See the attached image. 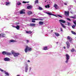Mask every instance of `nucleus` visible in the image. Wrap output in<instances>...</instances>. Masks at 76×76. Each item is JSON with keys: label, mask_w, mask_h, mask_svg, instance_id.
Wrapping results in <instances>:
<instances>
[{"label": "nucleus", "mask_w": 76, "mask_h": 76, "mask_svg": "<svg viewBox=\"0 0 76 76\" xmlns=\"http://www.w3.org/2000/svg\"><path fill=\"white\" fill-rule=\"evenodd\" d=\"M12 27H14L15 28L18 30L19 29V26H17L15 27L13 26H12Z\"/></svg>", "instance_id": "dca6fc26"}, {"label": "nucleus", "mask_w": 76, "mask_h": 76, "mask_svg": "<svg viewBox=\"0 0 76 76\" xmlns=\"http://www.w3.org/2000/svg\"><path fill=\"white\" fill-rule=\"evenodd\" d=\"M71 18H73V19H76V15H75L74 17H71Z\"/></svg>", "instance_id": "7c9ffc66"}, {"label": "nucleus", "mask_w": 76, "mask_h": 76, "mask_svg": "<svg viewBox=\"0 0 76 76\" xmlns=\"http://www.w3.org/2000/svg\"><path fill=\"white\" fill-rule=\"evenodd\" d=\"M57 43H58V42H57Z\"/></svg>", "instance_id": "864d4df0"}, {"label": "nucleus", "mask_w": 76, "mask_h": 76, "mask_svg": "<svg viewBox=\"0 0 76 76\" xmlns=\"http://www.w3.org/2000/svg\"><path fill=\"white\" fill-rule=\"evenodd\" d=\"M71 52H74L75 51V49L72 48L71 50Z\"/></svg>", "instance_id": "c756f323"}, {"label": "nucleus", "mask_w": 76, "mask_h": 76, "mask_svg": "<svg viewBox=\"0 0 76 76\" xmlns=\"http://www.w3.org/2000/svg\"><path fill=\"white\" fill-rule=\"evenodd\" d=\"M29 41V40H26V42H27V43H28V42Z\"/></svg>", "instance_id": "37998d69"}, {"label": "nucleus", "mask_w": 76, "mask_h": 76, "mask_svg": "<svg viewBox=\"0 0 76 76\" xmlns=\"http://www.w3.org/2000/svg\"><path fill=\"white\" fill-rule=\"evenodd\" d=\"M46 13H47V14H48V15H53V16H54V14H52L50 12H46Z\"/></svg>", "instance_id": "412c9836"}, {"label": "nucleus", "mask_w": 76, "mask_h": 76, "mask_svg": "<svg viewBox=\"0 0 76 76\" xmlns=\"http://www.w3.org/2000/svg\"><path fill=\"white\" fill-rule=\"evenodd\" d=\"M2 54H6V52L4 51L2 52Z\"/></svg>", "instance_id": "bb28decb"}, {"label": "nucleus", "mask_w": 76, "mask_h": 76, "mask_svg": "<svg viewBox=\"0 0 76 76\" xmlns=\"http://www.w3.org/2000/svg\"><path fill=\"white\" fill-rule=\"evenodd\" d=\"M71 25V24L70 23H68V26H70V25Z\"/></svg>", "instance_id": "4c0bfd02"}, {"label": "nucleus", "mask_w": 76, "mask_h": 76, "mask_svg": "<svg viewBox=\"0 0 76 76\" xmlns=\"http://www.w3.org/2000/svg\"><path fill=\"white\" fill-rule=\"evenodd\" d=\"M35 3H38V0H36L35 1Z\"/></svg>", "instance_id": "2f4dec72"}, {"label": "nucleus", "mask_w": 76, "mask_h": 76, "mask_svg": "<svg viewBox=\"0 0 76 76\" xmlns=\"http://www.w3.org/2000/svg\"><path fill=\"white\" fill-rule=\"evenodd\" d=\"M11 53L15 57H18V56H19V53H16L14 50H12L11 51Z\"/></svg>", "instance_id": "f257e3e1"}, {"label": "nucleus", "mask_w": 76, "mask_h": 76, "mask_svg": "<svg viewBox=\"0 0 76 76\" xmlns=\"http://www.w3.org/2000/svg\"><path fill=\"white\" fill-rule=\"evenodd\" d=\"M61 31H63V28H61Z\"/></svg>", "instance_id": "79ce46f5"}, {"label": "nucleus", "mask_w": 76, "mask_h": 76, "mask_svg": "<svg viewBox=\"0 0 76 76\" xmlns=\"http://www.w3.org/2000/svg\"><path fill=\"white\" fill-rule=\"evenodd\" d=\"M76 1V0H75Z\"/></svg>", "instance_id": "5fc2aeb1"}, {"label": "nucleus", "mask_w": 76, "mask_h": 76, "mask_svg": "<svg viewBox=\"0 0 76 76\" xmlns=\"http://www.w3.org/2000/svg\"><path fill=\"white\" fill-rule=\"evenodd\" d=\"M28 15H31V14H32V12L28 11Z\"/></svg>", "instance_id": "a878e982"}, {"label": "nucleus", "mask_w": 76, "mask_h": 76, "mask_svg": "<svg viewBox=\"0 0 76 76\" xmlns=\"http://www.w3.org/2000/svg\"><path fill=\"white\" fill-rule=\"evenodd\" d=\"M31 67H29V70H31Z\"/></svg>", "instance_id": "a18cd8bd"}, {"label": "nucleus", "mask_w": 76, "mask_h": 76, "mask_svg": "<svg viewBox=\"0 0 76 76\" xmlns=\"http://www.w3.org/2000/svg\"><path fill=\"white\" fill-rule=\"evenodd\" d=\"M4 60L5 61H10V58L6 57L4 58Z\"/></svg>", "instance_id": "9d476101"}, {"label": "nucleus", "mask_w": 76, "mask_h": 76, "mask_svg": "<svg viewBox=\"0 0 76 76\" xmlns=\"http://www.w3.org/2000/svg\"><path fill=\"white\" fill-rule=\"evenodd\" d=\"M27 62H30V61L29 60H28L27 61Z\"/></svg>", "instance_id": "c03bdc74"}, {"label": "nucleus", "mask_w": 76, "mask_h": 76, "mask_svg": "<svg viewBox=\"0 0 76 76\" xmlns=\"http://www.w3.org/2000/svg\"><path fill=\"white\" fill-rule=\"evenodd\" d=\"M32 50V48L28 47V46H26V48L25 49V51L26 53H27V51H31Z\"/></svg>", "instance_id": "f03ea898"}, {"label": "nucleus", "mask_w": 76, "mask_h": 76, "mask_svg": "<svg viewBox=\"0 0 76 76\" xmlns=\"http://www.w3.org/2000/svg\"><path fill=\"white\" fill-rule=\"evenodd\" d=\"M75 38L76 39V37H75Z\"/></svg>", "instance_id": "603ef678"}, {"label": "nucleus", "mask_w": 76, "mask_h": 76, "mask_svg": "<svg viewBox=\"0 0 76 76\" xmlns=\"http://www.w3.org/2000/svg\"><path fill=\"white\" fill-rule=\"evenodd\" d=\"M58 16H59V17H60V18H62L61 16L59 15H58Z\"/></svg>", "instance_id": "ea45409f"}, {"label": "nucleus", "mask_w": 76, "mask_h": 76, "mask_svg": "<svg viewBox=\"0 0 76 76\" xmlns=\"http://www.w3.org/2000/svg\"><path fill=\"white\" fill-rule=\"evenodd\" d=\"M43 50H47V47H45L44 48Z\"/></svg>", "instance_id": "f704fd0d"}, {"label": "nucleus", "mask_w": 76, "mask_h": 76, "mask_svg": "<svg viewBox=\"0 0 76 76\" xmlns=\"http://www.w3.org/2000/svg\"><path fill=\"white\" fill-rule=\"evenodd\" d=\"M39 10H43V8H41V7H39Z\"/></svg>", "instance_id": "c85d7f7f"}, {"label": "nucleus", "mask_w": 76, "mask_h": 76, "mask_svg": "<svg viewBox=\"0 0 76 76\" xmlns=\"http://www.w3.org/2000/svg\"><path fill=\"white\" fill-rule=\"evenodd\" d=\"M25 10L23 9L22 10H21L20 11V14H24V13H25Z\"/></svg>", "instance_id": "6e6552de"}, {"label": "nucleus", "mask_w": 76, "mask_h": 76, "mask_svg": "<svg viewBox=\"0 0 76 76\" xmlns=\"http://www.w3.org/2000/svg\"><path fill=\"white\" fill-rule=\"evenodd\" d=\"M16 41L14 40L13 39H11L9 40V42H15Z\"/></svg>", "instance_id": "f3484780"}, {"label": "nucleus", "mask_w": 76, "mask_h": 76, "mask_svg": "<svg viewBox=\"0 0 76 76\" xmlns=\"http://www.w3.org/2000/svg\"><path fill=\"white\" fill-rule=\"evenodd\" d=\"M30 25L31 26H35V24L34 23H31Z\"/></svg>", "instance_id": "473e14b6"}, {"label": "nucleus", "mask_w": 76, "mask_h": 76, "mask_svg": "<svg viewBox=\"0 0 76 76\" xmlns=\"http://www.w3.org/2000/svg\"><path fill=\"white\" fill-rule=\"evenodd\" d=\"M1 37V34H0V38Z\"/></svg>", "instance_id": "de8ad7c7"}, {"label": "nucleus", "mask_w": 76, "mask_h": 76, "mask_svg": "<svg viewBox=\"0 0 76 76\" xmlns=\"http://www.w3.org/2000/svg\"><path fill=\"white\" fill-rule=\"evenodd\" d=\"M66 61H65V63H68V61H69V59H70V56H69V55L67 54H66Z\"/></svg>", "instance_id": "7ed1b4c3"}, {"label": "nucleus", "mask_w": 76, "mask_h": 76, "mask_svg": "<svg viewBox=\"0 0 76 76\" xmlns=\"http://www.w3.org/2000/svg\"><path fill=\"white\" fill-rule=\"evenodd\" d=\"M32 7H33L32 6L30 5V6H27V8L28 9H32Z\"/></svg>", "instance_id": "ddd939ff"}, {"label": "nucleus", "mask_w": 76, "mask_h": 76, "mask_svg": "<svg viewBox=\"0 0 76 76\" xmlns=\"http://www.w3.org/2000/svg\"><path fill=\"white\" fill-rule=\"evenodd\" d=\"M46 1H45V2H46Z\"/></svg>", "instance_id": "3c124183"}, {"label": "nucleus", "mask_w": 76, "mask_h": 76, "mask_svg": "<svg viewBox=\"0 0 76 76\" xmlns=\"http://www.w3.org/2000/svg\"><path fill=\"white\" fill-rule=\"evenodd\" d=\"M6 6H9V5L10 4V3L9 2H6Z\"/></svg>", "instance_id": "5701e85b"}, {"label": "nucleus", "mask_w": 76, "mask_h": 76, "mask_svg": "<svg viewBox=\"0 0 76 76\" xmlns=\"http://www.w3.org/2000/svg\"><path fill=\"white\" fill-rule=\"evenodd\" d=\"M74 23V24H75V25H73L72 26V28H73V29H75V26H76V20L74 21H73Z\"/></svg>", "instance_id": "1a4fd4ad"}, {"label": "nucleus", "mask_w": 76, "mask_h": 76, "mask_svg": "<svg viewBox=\"0 0 76 76\" xmlns=\"http://www.w3.org/2000/svg\"><path fill=\"white\" fill-rule=\"evenodd\" d=\"M69 11H65L64 15L65 16H68L69 15Z\"/></svg>", "instance_id": "423d86ee"}, {"label": "nucleus", "mask_w": 76, "mask_h": 76, "mask_svg": "<svg viewBox=\"0 0 76 76\" xmlns=\"http://www.w3.org/2000/svg\"><path fill=\"white\" fill-rule=\"evenodd\" d=\"M60 22H61L62 23H66V21L64 20H59Z\"/></svg>", "instance_id": "4468645a"}, {"label": "nucleus", "mask_w": 76, "mask_h": 76, "mask_svg": "<svg viewBox=\"0 0 76 76\" xmlns=\"http://www.w3.org/2000/svg\"><path fill=\"white\" fill-rule=\"evenodd\" d=\"M54 34L56 37H58L60 36V34H59L55 32Z\"/></svg>", "instance_id": "6ab92c4d"}, {"label": "nucleus", "mask_w": 76, "mask_h": 76, "mask_svg": "<svg viewBox=\"0 0 76 76\" xmlns=\"http://www.w3.org/2000/svg\"><path fill=\"white\" fill-rule=\"evenodd\" d=\"M64 4L65 5H67V4L66 3H65Z\"/></svg>", "instance_id": "a19ab883"}, {"label": "nucleus", "mask_w": 76, "mask_h": 76, "mask_svg": "<svg viewBox=\"0 0 76 76\" xmlns=\"http://www.w3.org/2000/svg\"><path fill=\"white\" fill-rule=\"evenodd\" d=\"M60 23L61 25L63 28H66V26H65L63 24V23Z\"/></svg>", "instance_id": "2eb2a0df"}, {"label": "nucleus", "mask_w": 76, "mask_h": 76, "mask_svg": "<svg viewBox=\"0 0 76 76\" xmlns=\"http://www.w3.org/2000/svg\"><path fill=\"white\" fill-rule=\"evenodd\" d=\"M32 22H33L34 23V22H35V20H38L39 19H35V18H33L32 19Z\"/></svg>", "instance_id": "9b49d317"}, {"label": "nucleus", "mask_w": 76, "mask_h": 76, "mask_svg": "<svg viewBox=\"0 0 76 76\" xmlns=\"http://www.w3.org/2000/svg\"><path fill=\"white\" fill-rule=\"evenodd\" d=\"M6 55H11V54H12V53H9V52H6Z\"/></svg>", "instance_id": "4be33fe9"}, {"label": "nucleus", "mask_w": 76, "mask_h": 76, "mask_svg": "<svg viewBox=\"0 0 76 76\" xmlns=\"http://www.w3.org/2000/svg\"><path fill=\"white\" fill-rule=\"evenodd\" d=\"M4 72L5 75H7V76H9V74L8 72H6V71H4Z\"/></svg>", "instance_id": "a211bd4d"}, {"label": "nucleus", "mask_w": 76, "mask_h": 76, "mask_svg": "<svg viewBox=\"0 0 76 76\" xmlns=\"http://www.w3.org/2000/svg\"><path fill=\"white\" fill-rule=\"evenodd\" d=\"M25 70L26 72H28V64L26 65Z\"/></svg>", "instance_id": "20e7f679"}, {"label": "nucleus", "mask_w": 76, "mask_h": 76, "mask_svg": "<svg viewBox=\"0 0 76 76\" xmlns=\"http://www.w3.org/2000/svg\"><path fill=\"white\" fill-rule=\"evenodd\" d=\"M17 4L18 5H20V4H21V3L19 2V1H18V2H17Z\"/></svg>", "instance_id": "cd10ccee"}, {"label": "nucleus", "mask_w": 76, "mask_h": 76, "mask_svg": "<svg viewBox=\"0 0 76 76\" xmlns=\"http://www.w3.org/2000/svg\"><path fill=\"white\" fill-rule=\"evenodd\" d=\"M64 49H66V47H64Z\"/></svg>", "instance_id": "49530a36"}, {"label": "nucleus", "mask_w": 76, "mask_h": 76, "mask_svg": "<svg viewBox=\"0 0 76 76\" xmlns=\"http://www.w3.org/2000/svg\"><path fill=\"white\" fill-rule=\"evenodd\" d=\"M66 44L67 45V48L69 49V48L70 47V44H69V42L68 41L66 42Z\"/></svg>", "instance_id": "39448f33"}, {"label": "nucleus", "mask_w": 76, "mask_h": 76, "mask_svg": "<svg viewBox=\"0 0 76 76\" xmlns=\"http://www.w3.org/2000/svg\"><path fill=\"white\" fill-rule=\"evenodd\" d=\"M23 3H29V1H27V2H26V1H23Z\"/></svg>", "instance_id": "c9c22d12"}, {"label": "nucleus", "mask_w": 76, "mask_h": 76, "mask_svg": "<svg viewBox=\"0 0 76 76\" xmlns=\"http://www.w3.org/2000/svg\"><path fill=\"white\" fill-rule=\"evenodd\" d=\"M45 7L46 8H49V7H50V5L48 4V5L45 6Z\"/></svg>", "instance_id": "b1692460"}, {"label": "nucleus", "mask_w": 76, "mask_h": 76, "mask_svg": "<svg viewBox=\"0 0 76 76\" xmlns=\"http://www.w3.org/2000/svg\"><path fill=\"white\" fill-rule=\"evenodd\" d=\"M67 39H68V41H69L70 42H72V39L70 37V36H68L67 37Z\"/></svg>", "instance_id": "0eeeda50"}, {"label": "nucleus", "mask_w": 76, "mask_h": 76, "mask_svg": "<svg viewBox=\"0 0 76 76\" xmlns=\"http://www.w3.org/2000/svg\"><path fill=\"white\" fill-rule=\"evenodd\" d=\"M71 33L72 34H73L74 35H76V33L73 31H71Z\"/></svg>", "instance_id": "393cba45"}, {"label": "nucleus", "mask_w": 76, "mask_h": 76, "mask_svg": "<svg viewBox=\"0 0 76 76\" xmlns=\"http://www.w3.org/2000/svg\"><path fill=\"white\" fill-rule=\"evenodd\" d=\"M53 7H54L56 9H57L58 8V6L56 4H55L54 6Z\"/></svg>", "instance_id": "f8f14e48"}, {"label": "nucleus", "mask_w": 76, "mask_h": 76, "mask_svg": "<svg viewBox=\"0 0 76 76\" xmlns=\"http://www.w3.org/2000/svg\"><path fill=\"white\" fill-rule=\"evenodd\" d=\"M26 33H27V34H31L32 32H31V31H26Z\"/></svg>", "instance_id": "72a5a7b5"}, {"label": "nucleus", "mask_w": 76, "mask_h": 76, "mask_svg": "<svg viewBox=\"0 0 76 76\" xmlns=\"http://www.w3.org/2000/svg\"><path fill=\"white\" fill-rule=\"evenodd\" d=\"M0 71H1V72H4V71H5L1 69V68H0Z\"/></svg>", "instance_id": "e433bc0d"}, {"label": "nucleus", "mask_w": 76, "mask_h": 76, "mask_svg": "<svg viewBox=\"0 0 76 76\" xmlns=\"http://www.w3.org/2000/svg\"><path fill=\"white\" fill-rule=\"evenodd\" d=\"M4 37V36H2V37Z\"/></svg>", "instance_id": "09e8293b"}, {"label": "nucleus", "mask_w": 76, "mask_h": 76, "mask_svg": "<svg viewBox=\"0 0 76 76\" xmlns=\"http://www.w3.org/2000/svg\"><path fill=\"white\" fill-rule=\"evenodd\" d=\"M53 37H54V35H53Z\"/></svg>", "instance_id": "8fccbe9b"}, {"label": "nucleus", "mask_w": 76, "mask_h": 76, "mask_svg": "<svg viewBox=\"0 0 76 76\" xmlns=\"http://www.w3.org/2000/svg\"><path fill=\"white\" fill-rule=\"evenodd\" d=\"M67 20H69V21H70L71 20H70V19L69 18H67Z\"/></svg>", "instance_id": "58836bf2"}, {"label": "nucleus", "mask_w": 76, "mask_h": 76, "mask_svg": "<svg viewBox=\"0 0 76 76\" xmlns=\"http://www.w3.org/2000/svg\"><path fill=\"white\" fill-rule=\"evenodd\" d=\"M39 25H43V24H44V22L42 21H39Z\"/></svg>", "instance_id": "aec40b11"}]
</instances>
